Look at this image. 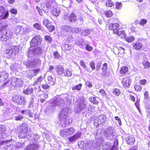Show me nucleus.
Returning a JSON list of instances; mask_svg holds the SVG:
<instances>
[{
  "label": "nucleus",
  "instance_id": "obj_38",
  "mask_svg": "<svg viewBox=\"0 0 150 150\" xmlns=\"http://www.w3.org/2000/svg\"><path fill=\"white\" fill-rule=\"evenodd\" d=\"M66 129H62L60 132V136L62 137H64L68 136L67 134Z\"/></svg>",
  "mask_w": 150,
  "mask_h": 150
},
{
  "label": "nucleus",
  "instance_id": "obj_16",
  "mask_svg": "<svg viewBox=\"0 0 150 150\" xmlns=\"http://www.w3.org/2000/svg\"><path fill=\"white\" fill-rule=\"evenodd\" d=\"M56 71L57 75H60L63 74L64 69L62 66L59 65L57 67Z\"/></svg>",
  "mask_w": 150,
  "mask_h": 150
},
{
  "label": "nucleus",
  "instance_id": "obj_10",
  "mask_svg": "<svg viewBox=\"0 0 150 150\" xmlns=\"http://www.w3.org/2000/svg\"><path fill=\"white\" fill-rule=\"evenodd\" d=\"M126 141L128 144L132 146L134 144L135 140L133 136H130L126 138Z\"/></svg>",
  "mask_w": 150,
  "mask_h": 150
},
{
  "label": "nucleus",
  "instance_id": "obj_3",
  "mask_svg": "<svg viewBox=\"0 0 150 150\" xmlns=\"http://www.w3.org/2000/svg\"><path fill=\"white\" fill-rule=\"evenodd\" d=\"M63 20L65 21L68 20L70 22L73 23L77 20V16L75 13L72 12L69 15H65L63 17Z\"/></svg>",
  "mask_w": 150,
  "mask_h": 150
},
{
  "label": "nucleus",
  "instance_id": "obj_62",
  "mask_svg": "<svg viewBox=\"0 0 150 150\" xmlns=\"http://www.w3.org/2000/svg\"><path fill=\"white\" fill-rule=\"evenodd\" d=\"M27 112V114L30 117H33V113L29 110H28Z\"/></svg>",
  "mask_w": 150,
  "mask_h": 150
},
{
  "label": "nucleus",
  "instance_id": "obj_29",
  "mask_svg": "<svg viewBox=\"0 0 150 150\" xmlns=\"http://www.w3.org/2000/svg\"><path fill=\"white\" fill-rule=\"evenodd\" d=\"M4 54L7 55V56L9 57H11L13 55L11 52V49H6L4 50Z\"/></svg>",
  "mask_w": 150,
  "mask_h": 150
},
{
  "label": "nucleus",
  "instance_id": "obj_23",
  "mask_svg": "<svg viewBox=\"0 0 150 150\" xmlns=\"http://www.w3.org/2000/svg\"><path fill=\"white\" fill-rule=\"evenodd\" d=\"M63 48L65 51H69L71 50L72 47L71 45L64 43L63 46Z\"/></svg>",
  "mask_w": 150,
  "mask_h": 150
},
{
  "label": "nucleus",
  "instance_id": "obj_46",
  "mask_svg": "<svg viewBox=\"0 0 150 150\" xmlns=\"http://www.w3.org/2000/svg\"><path fill=\"white\" fill-rule=\"evenodd\" d=\"M108 69V64L106 63H104L102 66L101 69L103 72L105 71Z\"/></svg>",
  "mask_w": 150,
  "mask_h": 150
},
{
  "label": "nucleus",
  "instance_id": "obj_27",
  "mask_svg": "<svg viewBox=\"0 0 150 150\" xmlns=\"http://www.w3.org/2000/svg\"><path fill=\"white\" fill-rule=\"evenodd\" d=\"M74 41V38L72 36L70 35L68 36L66 39L64 43L69 44L72 43Z\"/></svg>",
  "mask_w": 150,
  "mask_h": 150
},
{
  "label": "nucleus",
  "instance_id": "obj_4",
  "mask_svg": "<svg viewBox=\"0 0 150 150\" xmlns=\"http://www.w3.org/2000/svg\"><path fill=\"white\" fill-rule=\"evenodd\" d=\"M13 101L18 105H21L25 102V98L21 95L13 96L12 98Z\"/></svg>",
  "mask_w": 150,
  "mask_h": 150
},
{
  "label": "nucleus",
  "instance_id": "obj_20",
  "mask_svg": "<svg viewBox=\"0 0 150 150\" xmlns=\"http://www.w3.org/2000/svg\"><path fill=\"white\" fill-rule=\"evenodd\" d=\"M12 54L15 56L16 54H18L19 51L18 47L17 46H13L11 49Z\"/></svg>",
  "mask_w": 150,
  "mask_h": 150
},
{
  "label": "nucleus",
  "instance_id": "obj_2",
  "mask_svg": "<svg viewBox=\"0 0 150 150\" xmlns=\"http://www.w3.org/2000/svg\"><path fill=\"white\" fill-rule=\"evenodd\" d=\"M42 38L40 35L34 37L30 42V47H33L40 45L42 42Z\"/></svg>",
  "mask_w": 150,
  "mask_h": 150
},
{
  "label": "nucleus",
  "instance_id": "obj_44",
  "mask_svg": "<svg viewBox=\"0 0 150 150\" xmlns=\"http://www.w3.org/2000/svg\"><path fill=\"white\" fill-rule=\"evenodd\" d=\"M116 8L118 10H120L122 6V5L121 2H117L115 3Z\"/></svg>",
  "mask_w": 150,
  "mask_h": 150
},
{
  "label": "nucleus",
  "instance_id": "obj_48",
  "mask_svg": "<svg viewBox=\"0 0 150 150\" xmlns=\"http://www.w3.org/2000/svg\"><path fill=\"white\" fill-rule=\"evenodd\" d=\"M32 71L33 72V74L34 76H36L40 72V69H32Z\"/></svg>",
  "mask_w": 150,
  "mask_h": 150
},
{
  "label": "nucleus",
  "instance_id": "obj_55",
  "mask_svg": "<svg viewBox=\"0 0 150 150\" xmlns=\"http://www.w3.org/2000/svg\"><path fill=\"white\" fill-rule=\"evenodd\" d=\"M144 99L146 100L149 99V96L148 91H146L144 92Z\"/></svg>",
  "mask_w": 150,
  "mask_h": 150
},
{
  "label": "nucleus",
  "instance_id": "obj_8",
  "mask_svg": "<svg viewBox=\"0 0 150 150\" xmlns=\"http://www.w3.org/2000/svg\"><path fill=\"white\" fill-rule=\"evenodd\" d=\"M120 27V25L117 23H110L108 25V29L112 31L113 33L115 34L119 30Z\"/></svg>",
  "mask_w": 150,
  "mask_h": 150
},
{
  "label": "nucleus",
  "instance_id": "obj_18",
  "mask_svg": "<svg viewBox=\"0 0 150 150\" xmlns=\"http://www.w3.org/2000/svg\"><path fill=\"white\" fill-rule=\"evenodd\" d=\"M81 136V134L80 133H76L71 137L68 138L69 142H71L74 141L79 138Z\"/></svg>",
  "mask_w": 150,
  "mask_h": 150
},
{
  "label": "nucleus",
  "instance_id": "obj_9",
  "mask_svg": "<svg viewBox=\"0 0 150 150\" xmlns=\"http://www.w3.org/2000/svg\"><path fill=\"white\" fill-rule=\"evenodd\" d=\"M28 132L27 127L25 126L23 127L21 129L19 132L18 137L21 138H23L25 137V134Z\"/></svg>",
  "mask_w": 150,
  "mask_h": 150
},
{
  "label": "nucleus",
  "instance_id": "obj_14",
  "mask_svg": "<svg viewBox=\"0 0 150 150\" xmlns=\"http://www.w3.org/2000/svg\"><path fill=\"white\" fill-rule=\"evenodd\" d=\"M99 98L96 96H91L89 98V101L93 104L98 105L99 103Z\"/></svg>",
  "mask_w": 150,
  "mask_h": 150
},
{
  "label": "nucleus",
  "instance_id": "obj_59",
  "mask_svg": "<svg viewBox=\"0 0 150 150\" xmlns=\"http://www.w3.org/2000/svg\"><path fill=\"white\" fill-rule=\"evenodd\" d=\"M146 117H149V123L148 125V128L149 132H150V112L147 114Z\"/></svg>",
  "mask_w": 150,
  "mask_h": 150
},
{
  "label": "nucleus",
  "instance_id": "obj_49",
  "mask_svg": "<svg viewBox=\"0 0 150 150\" xmlns=\"http://www.w3.org/2000/svg\"><path fill=\"white\" fill-rule=\"evenodd\" d=\"M90 33L89 30L88 29H86L83 31L82 32V35L84 36H86L89 34Z\"/></svg>",
  "mask_w": 150,
  "mask_h": 150
},
{
  "label": "nucleus",
  "instance_id": "obj_17",
  "mask_svg": "<svg viewBox=\"0 0 150 150\" xmlns=\"http://www.w3.org/2000/svg\"><path fill=\"white\" fill-rule=\"evenodd\" d=\"M128 71V68L126 66H124L121 67L120 70L119 72L122 76H125L127 73Z\"/></svg>",
  "mask_w": 150,
  "mask_h": 150
},
{
  "label": "nucleus",
  "instance_id": "obj_58",
  "mask_svg": "<svg viewBox=\"0 0 150 150\" xmlns=\"http://www.w3.org/2000/svg\"><path fill=\"white\" fill-rule=\"evenodd\" d=\"M42 88L44 90H46L49 88L50 87L49 86L48 84L45 83V84H42Z\"/></svg>",
  "mask_w": 150,
  "mask_h": 150
},
{
  "label": "nucleus",
  "instance_id": "obj_7",
  "mask_svg": "<svg viewBox=\"0 0 150 150\" xmlns=\"http://www.w3.org/2000/svg\"><path fill=\"white\" fill-rule=\"evenodd\" d=\"M131 80L129 76H127L123 77L121 81L122 86L125 88H129L131 84Z\"/></svg>",
  "mask_w": 150,
  "mask_h": 150
},
{
  "label": "nucleus",
  "instance_id": "obj_32",
  "mask_svg": "<svg viewBox=\"0 0 150 150\" xmlns=\"http://www.w3.org/2000/svg\"><path fill=\"white\" fill-rule=\"evenodd\" d=\"M74 129L73 128L70 127L66 129L67 134L68 135V136L72 134L74 132Z\"/></svg>",
  "mask_w": 150,
  "mask_h": 150
},
{
  "label": "nucleus",
  "instance_id": "obj_33",
  "mask_svg": "<svg viewBox=\"0 0 150 150\" xmlns=\"http://www.w3.org/2000/svg\"><path fill=\"white\" fill-rule=\"evenodd\" d=\"M134 88L136 91L139 92L141 91L142 87L140 85L136 84L134 86Z\"/></svg>",
  "mask_w": 150,
  "mask_h": 150
},
{
  "label": "nucleus",
  "instance_id": "obj_61",
  "mask_svg": "<svg viewBox=\"0 0 150 150\" xmlns=\"http://www.w3.org/2000/svg\"><path fill=\"white\" fill-rule=\"evenodd\" d=\"M80 65L84 68H86V65L84 62L82 60H81L80 62Z\"/></svg>",
  "mask_w": 150,
  "mask_h": 150
},
{
  "label": "nucleus",
  "instance_id": "obj_35",
  "mask_svg": "<svg viewBox=\"0 0 150 150\" xmlns=\"http://www.w3.org/2000/svg\"><path fill=\"white\" fill-rule=\"evenodd\" d=\"M6 130V128L4 125H0V134H4Z\"/></svg>",
  "mask_w": 150,
  "mask_h": 150
},
{
  "label": "nucleus",
  "instance_id": "obj_28",
  "mask_svg": "<svg viewBox=\"0 0 150 150\" xmlns=\"http://www.w3.org/2000/svg\"><path fill=\"white\" fill-rule=\"evenodd\" d=\"M113 94L115 96H119L121 94V92L119 89L117 88H114L112 91Z\"/></svg>",
  "mask_w": 150,
  "mask_h": 150
},
{
  "label": "nucleus",
  "instance_id": "obj_31",
  "mask_svg": "<svg viewBox=\"0 0 150 150\" xmlns=\"http://www.w3.org/2000/svg\"><path fill=\"white\" fill-rule=\"evenodd\" d=\"M142 65L145 69L149 68L150 67V63L148 61L144 60L142 62Z\"/></svg>",
  "mask_w": 150,
  "mask_h": 150
},
{
  "label": "nucleus",
  "instance_id": "obj_5",
  "mask_svg": "<svg viewBox=\"0 0 150 150\" xmlns=\"http://www.w3.org/2000/svg\"><path fill=\"white\" fill-rule=\"evenodd\" d=\"M43 24L47 28L48 31L52 32L55 29V27L53 25L51 22H50L48 19L44 20L43 21Z\"/></svg>",
  "mask_w": 150,
  "mask_h": 150
},
{
  "label": "nucleus",
  "instance_id": "obj_21",
  "mask_svg": "<svg viewBox=\"0 0 150 150\" xmlns=\"http://www.w3.org/2000/svg\"><path fill=\"white\" fill-rule=\"evenodd\" d=\"M71 28L68 25H63L61 27L62 31L63 32H69L71 30Z\"/></svg>",
  "mask_w": 150,
  "mask_h": 150
},
{
  "label": "nucleus",
  "instance_id": "obj_42",
  "mask_svg": "<svg viewBox=\"0 0 150 150\" xmlns=\"http://www.w3.org/2000/svg\"><path fill=\"white\" fill-rule=\"evenodd\" d=\"M148 21L146 19H141L139 22V24L141 25L144 26L147 22Z\"/></svg>",
  "mask_w": 150,
  "mask_h": 150
},
{
  "label": "nucleus",
  "instance_id": "obj_50",
  "mask_svg": "<svg viewBox=\"0 0 150 150\" xmlns=\"http://www.w3.org/2000/svg\"><path fill=\"white\" fill-rule=\"evenodd\" d=\"M23 119V117L21 115H18L15 117V120L17 121H21Z\"/></svg>",
  "mask_w": 150,
  "mask_h": 150
},
{
  "label": "nucleus",
  "instance_id": "obj_13",
  "mask_svg": "<svg viewBox=\"0 0 150 150\" xmlns=\"http://www.w3.org/2000/svg\"><path fill=\"white\" fill-rule=\"evenodd\" d=\"M21 81L20 79L16 78L12 80L11 82V84L13 86L15 87H17L20 86Z\"/></svg>",
  "mask_w": 150,
  "mask_h": 150
},
{
  "label": "nucleus",
  "instance_id": "obj_26",
  "mask_svg": "<svg viewBox=\"0 0 150 150\" xmlns=\"http://www.w3.org/2000/svg\"><path fill=\"white\" fill-rule=\"evenodd\" d=\"M114 5V2L112 0H107L105 1V5L107 7H112Z\"/></svg>",
  "mask_w": 150,
  "mask_h": 150
},
{
  "label": "nucleus",
  "instance_id": "obj_63",
  "mask_svg": "<svg viewBox=\"0 0 150 150\" xmlns=\"http://www.w3.org/2000/svg\"><path fill=\"white\" fill-rule=\"evenodd\" d=\"M115 120L118 121V123L120 125H122V122L118 116H115Z\"/></svg>",
  "mask_w": 150,
  "mask_h": 150
},
{
  "label": "nucleus",
  "instance_id": "obj_25",
  "mask_svg": "<svg viewBox=\"0 0 150 150\" xmlns=\"http://www.w3.org/2000/svg\"><path fill=\"white\" fill-rule=\"evenodd\" d=\"M33 91V88H28L26 89L23 90V92L25 94L28 95L32 93Z\"/></svg>",
  "mask_w": 150,
  "mask_h": 150
},
{
  "label": "nucleus",
  "instance_id": "obj_12",
  "mask_svg": "<svg viewBox=\"0 0 150 150\" xmlns=\"http://www.w3.org/2000/svg\"><path fill=\"white\" fill-rule=\"evenodd\" d=\"M114 34H116L122 39H125L126 37V34L124 30L119 31V30Z\"/></svg>",
  "mask_w": 150,
  "mask_h": 150
},
{
  "label": "nucleus",
  "instance_id": "obj_15",
  "mask_svg": "<svg viewBox=\"0 0 150 150\" xmlns=\"http://www.w3.org/2000/svg\"><path fill=\"white\" fill-rule=\"evenodd\" d=\"M133 48L137 50H140L142 48L143 45L140 42H137L133 43L132 45Z\"/></svg>",
  "mask_w": 150,
  "mask_h": 150
},
{
  "label": "nucleus",
  "instance_id": "obj_39",
  "mask_svg": "<svg viewBox=\"0 0 150 150\" xmlns=\"http://www.w3.org/2000/svg\"><path fill=\"white\" fill-rule=\"evenodd\" d=\"M82 84L81 83L77 85L72 87V89L73 90H79L81 89L82 87Z\"/></svg>",
  "mask_w": 150,
  "mask_h": 150
},
{
  "label": "nucleus",
  "instance_id": "obj_52",
  "mask_svg": "<svg viewBox=\"0 0 150 150\" xmlns=\"http://www.w3.org/2000/svg\"><path fill=\"white\" fill-rule=\"evenodd\" d=\"M41 50V48L40 47H37L33 50H32V52L33 53H38V52H40Z\"/></svg>",
  "mask_w": 150,
  "mask_h": 150
},
{
  "label": "nucleus",
  "instance_id": "obj_11",
  "mask_svg": "<svg viewBox=\"0 0 150 150\" xmlns=\"http://www.w3.org/2000/svg\"><path fill=\"white\" fill-rule=\"evenodd\" d=\"M45 5L47 8L50 9L55 6L57 5V3L54 0H52L46 3Z\"/></svg>",
  "mask_w": 150,
  "mask_h": 150
},
{
  "label": "nucleus",
  "instance_id": "obj_22",
  "mask_svg": "<svg viewBox=\"0 0 150 150\" xmlns=\"http://www.w3.org/2000/svg\"><path fill=\"white\" fill-rule=\"evenodd\" d=\"M60 11L59 10L57 9L54 7L52 8L51 11V13L54 16H58L59 15Z\"/></svg>",
  "mask_w": 150,
  "mask_h": 150
},
{
  "label": "nucleus",
  "instance_id": "obj_37",
  "mask_svg": "<svg viewBox=\"0 0 150 150\" xmlns=\"http://www.w3.org/2000/svg\"><path fill=\"white\" fill-rule=\"evenodd\" d=\"M53 55L55 59H59L61 57V56L58 51L54 52L53 53Z\"/></svg>",
  "mask_w": 150,
  "mask_h": 150
},
{
  "label": "nucleus",
  "instance_id": "obj_36",
  "mask_svg": "<svg viewBox=\"0 0 150 150\" xmlns=\"http://www.w3.org/2000/svg\"><path fill=\"white\" fill-rule=\"evenodd\" d=\"M45 40L49 43H50L52 42V38L49 35H46L44 37Z\"/></svg>",
  "mask_w": 150,
  "mask_h": 150
},
{
  "label": "nucleus",
  "instance_id": "obj_56",
  "mask_svg": "<svg viewBox=\"0 0 150 150\" xmlns=\"http://www.w3.org/2000/svg\"><path fill=\"white\" fill-rule=\"evenodd\" d=\"M90 67L93 70H95V64L94 63V62L92 61L91 62H90Z\"/></svg>",
  "mask_w": 150,
  "mask_h": 150
},
{
  "label": "nucleus",
  "instance_id": "obj_60",
  "mask_svg": "<svg viewBox=\"0 0 150 150\" xmlns=\"http://www.w3.org/2000/svg\"><path fill=\"white\" fill-rule=\"evenodd\" d=\"M10 11L11 13L13 14H16L17 13V10L14 8H12L10 9Z\"/></svg>",
  "mask_w": 150,
  "mask_h": 150
},
{
  "label": "nucleus",
  "instance_id": "obj_1",
  "mask_svg": "<svg viewBox=\"0 0 150 150\" xmlns=\"http://www.w3.org/2000/svg\"><path fill=\"white\" fill-rule=\"evenodd\" d=\"M8 74L6 71H3L0 72V84L3 83L1 87H4L8 82Z\"/></svg>",
  "mask_w": 150,
  "mask_h": 150
},
{
  "label": "nucleus",
  "instance_id": "obj_41",
  "mask_svg": "<svg viewBox=\"0 0 150 150\" xmlns=\"http://www.w3.org/2000/svg\"><path fill=\"white\" fill-rule=\"evenodd\" d=\"M125 39L126 41L127 42H130L134 40V38L133 36H130L127 38L126 37Z\"/></svg>",
  "mask_w": 150,
  "mask_h": 150
},
{
  "label": "nucleus",
  "instance_id": "obj_34",
  "mask_svg": "<svg viewBox=\"0 0 150 150\" xmlns=\"http://www.w3.org/2000/svg\"><path fill=\"white\" fill-rule=\"evenodd\" d=\"M26 75L27 77L29 79H31L34 76V75L32 70H29L26 73Z\"/></svg>",
  "mask_w": 150,
  "mask_h": 150
},
{
  "label": "nucleus",
  "instance_id": "obj_45",
  "mask_svg": "<svg viewBox=\"0 0 150 150\" xmlns=\"http://www.w3.org/2000/svg\"><path fill=\"white\" fill-rule=\"evenodd\" d=\"M99 92L101 93V95L103 96H105L107 97L108 95L107 94L105 91L103 89H100L99 91Z\"/></svg>",
  "mask_w": 150,
  "mask_h": 150
},
{
  "label": "nucleus",
  "instance_id": "obj_30",
  "mask_svg": "<svg viewBox=\"0 0 150 150\" xmlns=\"http://www.w3.org/2000/svg\"><path fill=\"white\" fill-rule=\"evenodd\" d=\"M64 76L66 77H70L71 76L72 73L69 69H66L63 72Z\"/></svg>",
  "mask_w": 150,
  "mask_h": 150
},
{
  "label": "nucleus",
  "instance_id": "obj_19",
  "mask_svg": "<svg viewBox=\"0 0 150 150\" xmlns=\"http://www.w3.org/2000/svg\"><path fill=\"white\" fill-rule=\"evenodd\" d=\"M38 146L35 144H31L28 145L26 146L25 150H33L35 149L36 148H37Z\"/></svg>",
  "mask_w": 150,
  "mask_h": 150
},
{
  "label": "nucleus",
  "instance_id": "obj_57",
  "mask_svg": "<svg viewBox=\"0 0 150 150\" xmlns=\"http://www.w3.org/2000/svg\"><path fill=\"white\" fill-rule=\"evenodd\" d=\"M98 120L101 122L103 123L105 122V117L103 116H100Z\"/></svg>",
  "mask_w": 150,
  "mask_h": 150
},
{
  "label": "nucleus",
  "instance_id": "obj_47",
  "mask_svg": "<svg viewBox=\"0 0 150 150\" xmlns=\"http://www.w3.org/2000/svg\"><path fill=\"white\" fill-rule=\"evenodd\" d=\"M147 82V80L145 79L140 80L139 81V84L141 85H145L146 84Z\"/></svg>",
  "mask_w": 150,
  "mask_h": 150
},
{
  "label": "nucleus",
  "instance_id": "obj_64",
  "mask_svg": "<svg viewBox=\"0 0 150 150\" xmlns=\"http://www.w3.org/2000/svg\"><path fill=\"white\" fill-rule=\"evenodd\" d=\"M101 64V62H98L97 63L96 67V69L97 70H98L100 69Z\"/></svg>",
  "mask_w": 150,
  "mask_h": 150
},
{
  "label": "nucleus",
  "instance_id": "obj_53",
  "mask_svg": "<svg viewBox=\"0 0 150 150\" xmlns=\"http://www.w3.org/2000/svg\"><path fill=\"white\" fill-rule=\"evenodd\" d=\"M36 8L37 10L39 13L40 16H43V10L40 9V8L38 6H36Z\"/></svg>",
  "mask_w": 150,
  "mask_h": 150
},
{
  "label": "nucleus",
  "instance_id": "obj_51",
  "mask_svg": "<svg viewBox=\"0 0 150 150\" xmlns=\"http://www.w3.org/2000/svg\"><path fill=\"white\" fill-rule=\"evenodd\" d=\"M41 50V48L40 47H37L33 50H32V52L33 53H38V52H40Z\"/></svg>",
  "mask_w": 150,
  "mask_h": 150
},
{
  "label": "nucleus",
  "instance_id": "obj_54",
  "mask_svg": "<svg viewBox=\"0 0 150 150\" xmlns=\"http://www.w3.org/2000/svg\"><path fill=\"white\" fill-rule=\"evenodd\" d=\"M134 105L137 108V109L138 110L140 111V108H139V100H137L136 102L134 103Z\"/></svg>",
  "mask_w": 150,
  "mask_h": 150
},
{
  "label": "nucleus",
  "instance_id": "obj_43",
  "mask_svg": "<svg viewBox=\"0 0 150 150\" xmlns=\"http://www.w3.org/2000/svg\"><path fill=\"white\" fill-rule=\"evenodd\" d=\"M85 49L87 51L91 52L93 50V47L92 46H91L90 44H86L85 46Z\"/></svg>",
  "mask_w": 150,
  "mask_h": 150
},
{
  "label": "nucleus",
  "instance_id": "obj_24",
  "mask_svg": "<svg viewBox=\"0 0 150 150\" xmlns=\"http://www.w3.org/2000/svg\"><path fill=\"white\" fill-rule=\"evenodd\" d=\"M104 13L106 17L110 18L112 17L114 15L113 12L110 10H106L104 11Z\"/></svg>",
  "mask_w": 150,
  "mask_h": 150
},
{
  "label": "nucleus",
  "instance_id": "obj_6",
  "mask_svg": "<svg viewBox=\"0 0 150 150\" xmlns=\"http://www.w3.org/2000/svg\"><path fill=\"white\" fill-rule=\"evenodd\" d=\"M9 11L6 10L5 7L0 6V18L2 19H6L8 17Z\"/></svg>",
  "mask_w": 150,
  "mask_h": 150
},
{
  "label": "nucleus",
  "instance_id": "obj_40",
  "mask_svg": "<svg viewBox=\"0 0 150 150\" xmlns=\"http://www.w3.org/2000/svg\"><path fill=\"white\" fill-rule=\"evenodd\" d=\"M33 26L38 30H40L42 29L41 25L38 23H37L33 24Z\"/></svg>",
  "mask_w": 150,
  "mask_h": 150
}]
</instances>
